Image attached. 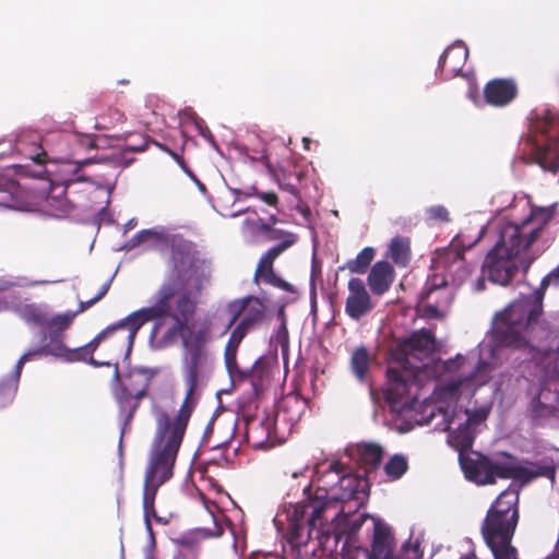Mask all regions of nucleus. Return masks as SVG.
I'll return each instance as SVG.
<instances>
[{
	"label": "nucleus",
	"mask_w": 559,
	"mask_h": 559,
	"mask_svg": "<svg viewBox=\"0 0 559 559\" xmlns=\"http://www.w3.org/2000/svg\"><path fill=\"white\" fill-rule=\"evenodd\" d=\"M302 143H304L305 150H309L310 148V143H311L310 139L304 138L302 139Z\"/></svg>",
	"instance_id": "nucleus-43"
},
{
	"label": "nucleus",
	"mask_w": 559,
	"mask_h": 559,
	"mask_svg": "<svg viewBox=\"0 0 559 559\" xmlns=\"http://www.w3.org/2000/svg\"><path fill=\"white\" fill-rule=\"evenodd\" d=\"M222 534V530L219 527H216V531L210 534L211 536H219Z\"/></svg>",
	"instance_id": "nucleus-45"
},
{
	"label": "nucleus",
	"mask_w": 559,
	"mask_h": 559,
	"mask_svg": "<svg viewBox=\"0 0 559 559\" xmlns=\"http://www.w3.org/2000/svg\"><path fill=\"white\" fill-rule=\"evenodd\" d=\"M390 255L396 264L405 265L409 257V241L405 238H394L390 245Z\"/></svg>",
	"instance_id": "nucleus-25"
},
{
	"label": "nucleus",
	"mask_w": 559,
	"mask_h": 559,
	"mask_svg": "<svg viewBox=\"0 0 559 559\" xmlns=\"http://www.w3.org/2000/svg\"><path fill=\"white\" fill-rule=\"evenodd\" d=\"M527 162L556 173L559 168V140L527 139ZM559 278V267L543 278L540 287L512 301L497 313L491 336L479 345L478 354L456 355L441 361L435 357L437 343L426 330L403 341V432L416 426L432 425L448 431V442L459 451L465 477L478 485L491 484L496 477L525 484L536 476L531 467L507 456L491 463L478 452L469 451L477 427L489 414L490 405L471 408L463 403L486 385L491 371L509 353L519 350L523 360L550 365L559 356V343L540 324L544 292Z\"/></svg>",
	"instance_id": "nucleus-1"
},
{
	"label": "nucleus",
	"mask_w": 559,
	"mask_h": 559,
	"mask_svg": "<svg viewBox=\"0 0 559 559\" xmlns=\"http://www.w3.org/2000/svg\"><path fill=\"white\" fill-rule=\"evenodd\" d=\"M295 241L296 237L293 234H286L281 245L271 248L260 260L255 272L257 278L285 292L295 293L293 285L278 277L272 267L273 261Z\"/></svg>",
	"instance_id": "nucleus-11"
},
{
	"label": "nucleus",
	"mask_w": 559,
	"mask_h": 559,
	"mask_svg": "<svg viewBox=\"0 0 559 559\" xmlns=\"http://www.w3.org/2000/svg\"><path fill=\"white\" fill-rule=\"evenodd\" d=\"M531 407L535 417H546L559 412V374L547 373L542 388L532 400Z\"/></svg>",
	"instance_id": "nucleus-12"
},
{
	"label": "nucleus",
	"mask_w": 559,
	"mask_h": 559,
	"mask_svg": "<svg viewBox=\"0 0 559 559\" xmlns=\"http://www.w3.org/2000/svg\"><path fill=\"white\" fill-rule=\"evenodd\" d=\"M155 545H156L155 537H148V544L143 549L144 559H155V557H154Z\"/></svg>",
	"instance_id": "nucleus-33"
},
{
	"label": "nucleus",
	"mask_w": 559,
	"mask_h": 559,
	"mask_svg": "<svg viewBox=\"0 0 559 559\" xmlns=\"http://www.w3.org/2000/svg\"><path fill=\"white\" fill-rule=\"evenodd\" d=\"M16 383L17 381L14 378L10 384L0 385V406L5 405L13 400L16 390Z\"/></svg>",
	"instance_id": "nucleus-30"
},
{
	"label": "nucleus",
	"mask_w": 559,
	"mask_h": 559,
	"mask_svg": "<svg viewBox=\"0 0 559 559\" xmlns=\"http://www.w3.org/2000/svg\"><path fill=\"white\" fill-rule=\"evenodd\" d=\"M48 283L47 281H40V282H22V283H19L20 286H34V285H38V284H46Z\"/></svg>",
	"instance_id": "nucleus-39"
},
{
	"label": "nucleus",
	"mask_w": 559,
	"mask_h": 559,
	"mask_svg": "<svg viewBox=\"0 0 559 559\" xmlns=\"http://www.w3.org/2000/svg\"><path fill=\"white\" fill-rule=\"evenodd\" d=\"M427 218L430 222H447L449 219V212L442 205H433L426 210Z\"/></svg>",
	"instance_id": "nucleus-29"
},
{
	"label": "nucleus",
	"mask_w": 559,
	"mask_h": 559,
	"mask_svg": "<svg viewBox=\"0 0 559 559\" xmlns=\"http://www.w3.org/2000/svg\"><path fill=\"white\" fill-rule=\"evenodd\" d=\"M115 377H116L117 379H118V377H119L117 368L115 369Z\"/></svg>",
	"instance_id": "nucleus-48"
},
{
	"label": "nucleus",
	"mask_w": 559,
	"mask_h": 559,
	"mask_svg": "<svg viewBox=\"0 0 559 559\" xmlns=\"http://www.w3.org/2000/svg\"><path fill=\"white\" fill-rule=\"evenodd\" d=\"M211 267L205 261L195 260L189 253L175 251L171 270L165 283L154 297V302L143 307L116 324L112 334L127 331V352L132 348L138 331L148 321H154L150 345L154 349H164L182 340L187 322L195 309L193 294L204 288L211 278Z\"/></svg>",
	"instance_id": "nucleus-2"
},
{
	"label": "nucleus",
	"mask_w": 559,
	"mask_h": 559,
	"mask_svg": "<svg viewBox=\"0 0 559 559\" xmlns=\"http://www.w3.org/2000/svg\"><path fill=\"white\" fill-rule=\"evenodd\" d=\"M374 257V250L370 247L362 249L358 255L347 262L346 269L352 273H364Z\"/></svg>",
	"instance_id": "nucleus-26"
},
{
	"label": "nucleus",
	"mask_w": 559,
	"mask_h": 559,
	"mask_svg": "<svg viewBox=\"0 0 559 559\" xmlns=\"http://www.w3.org/2000/svg\"><path fill=\"white\" fill-rule=\"evenodd\" d=\"M394 272L390 263L385 261L377 262L368 275V285L373 294L382 295L393 283Z\"/></svg>",
	"instance_id": "nucleus-20"
},
{
	"label": "nucleus",
	"mask_w": 559,
	"mask_h": 559,
	"mask_svg": "<svg viewBox=\"0 0 559 559\" xmlns=\"http://www.w3.org/2000/svg\"><path fill=\"white\" fill-rule=\"evenodd\" d=\"M245 225L252 226L253 228L259 229L264 233L270 230L269 226L266 224H264L260 218H253V219L247 218L245 221Z\"/></svg>",
	"instance_id": "nucleus-32"
},
{
	"label": "nucleus",
	"mask_w": 559,
	"mask_h": 559,
	"mask_svg": "<svg viewBox=\"0 0 559 559\" xmlns=\"http://www.w3.org/2000/svg\"><path fill=\"white\" fill-rule=\"evenodd\" d=\"M168 234L162 228L144 229L130 239L124 248L131 250L141 247L147 249H163L168 243Z\"/></svg>",
	"instance_id": "nucleus-17"
},
{
	"label": "nucleus",
	"mask_w": 559,
	"mask_h": 559,
	"mask_svg": "<svg viewBox=\"0 0 559 559\" xmlns=\"http://www.w3.org/2000/svg\"><path fill=\"white\" fill-rule=\"evenodd\" d=\"M75 316L76 312L67 311L51 318L46 317V322L43 325L48 328L49 334H57L67 330L71 325Z\"/></svg>",
	"instance_id": "nucleus-24"
},
{
	"label": "nucleus",
	"mask_w": 559,
	"mask_h": 559,
	"mask_svg": "<svg viewBox=\"0 0 559 559\" xmlns=\"http://www.w3.org/2000/svg\"><path fill=\"white\" fill-rule=\"evenodd\" d=\"M473 289L475 292H481L483 289H485V280L481 277V278H478L474 285H473Z\"/></svg>",
	"instance_id": "nucleus-37"
},
{
	"label": "nucleus",
	"mask_w": 559,
	"mask_h": 559,
	"mask_svg": "<svg viewBox=\"0 0 559 559\" xmlns=\"http://www.w3.org/2000/svg\"><path fill=\"white\" fill-rule=\"evenodd\" d=\"M247 437L255 448L273 445L277 439L275 418L266 415L248 421Z\"/></svg>",
	"instance_id": "nucleus-15"
},
{
	"label": "nucleus",
	"mask_w": 559,
	"mask_h": 559,
	"mask_svg": "<svg viewBox=\"0 0 559 559\" xmlns=\"http://www.w3.org/2000/svg\"><path fill=\"white\" fill-rule=\"evenodd\" d=\"M321 274V270H320V266L313 262L312 264V271H311V277L312 280H316L317 277H319Z\"/></svg>",
	"instance_id": "nucleus-38"
},
{
	"label": "nucleus",
	"mask_w": 559,
	"mask_h": 559,
	"mask_svg": "<svg viewBox=\"0 0 559 559\" xmlns=\"http://www.w3.org/2000/svg\"><path fill=\"white\" fill-rule=\"evenodd\" d=\"M288 190H289L293 194H296V193H297V191H296V189H295L294 187H289V188H288Z\"/></svg>",
	"instance_id": "nucleus-47"
},
{
	"label": "nucleus",
	"mask_w": 559,
	"mask_h": 559,
	"mask_svg": "<svg viewBox=\"0 0 559 559\" xmlns=\"http://www.w3.org/2000/svg\"><path fill=\"white\" fill-rule=\"evenodd\" d=\"M154 520L157 522V523H160L163 525H166L168 524L169 522V519L168 518H163V516H159L156 514V516H154Z\"/></svg>",
	"instance_id": "nucleus-40"
},
{
	"label": "nucleus",
	"mask_w": 559,
	"mask_h": 559,
	"mask_svg": "<svg viewBox=\"0 0 559 559\" xmlns=\"http://www.w3.org/2000/svg\"><path fill=\"white\" fill-rule=\"evenodd\" d=\"M189 421V414L182 411L175 418L164 412L156 414V432L145 472L143 511L148 537H154L151 519L156 516L154 500L157 489L173 476L174 465Z\"/></svg>",
	"instance_id": "nucleus-5"
},
{
	"label": "nucleus",
	"mask_w": 559,
	"mask_h": 559,
	"mask_svg": "<svg viewBox=\"0 0 559 559\" xmlns=\"http://www.w3.org/2000/svg\"><path fill=\"white\" fill-rule=\"evenodd\" d=\"M408 468V461L402 454H394L384 465L385 475L392 479L401 478Z\"/></svg>",
	"instance_id": "nucleus-23"
},
{
	"label": "nucleus",
	"mask_w": 559,
	"mask_h": 559,
	"mask_svg": "<svg viewBox=\"0 0 559 559\" xmlns=\"http://www.w3.org/2000/svg\"><path fill=\"white\" fill-rule=\"evenodd\" d=\"M468 97H469V99L473 100V103L476 106H481L483 99L479 96H477V92L473 86L469 88Z\"/></svg>",
	"instance_id": "nucleus-35"
},
{
	"label": "nucleus",
	"mask_w": 559,
	"mask_h": 559,
	"mask_svg": "<svg viewBox=\"0 0 559 559\" xmlns=\"http://www.w3.org/2000/svg\"><path fill=\"white\" fill-rule=\"evenodd\" d=\"M369 357L364 348L354 352L352 357L353 371L357 378L362 379L368 370Z\"/></svg>",
	"instance_id": "nucleus-28"
},
{
	"label": "nucleus",
	"mask_w": 559,
	"mask_h": 559,
	"mask_svg": "<svg viewBox=\"0 0 559 559\" xmlns=\"http://www.w3.org/2000/svg\"><path fill=\"white\" fill-rule=\"evenodd\" d=\"M186 350L187 354L183 365V379L187 388L186 400L176 415L166 414L170 418L179 416L182 411H186L189 415L191 414V407L189 404L193 400L197 385L212 371L213 367V358L209 349Z\"/></svg>",
	"instance_id": "nucleus-9"
},
{
	"label": "nucleus",
	"mask_w": 559,
	"mask_h": 559,
	"mask_svg": "<svg viewBox=\"0 0 559 559\" xmlns=\"http://www.w3.org/2000/svg\"><path fill=\"white\" fill-rule=\"evenodd\" d=\"M483 233H484V227H481L479 229L476 239L474 241H468V242H465L463 240V238H462L463 236H461V235L457 236V238L454 239L453 242L451 243L450 249L445 252V257L438 258V264L441 265V264H445L447 260L450 257H454V261L448 266V272L451 275L452 281L455 285H461L471 273L469 266H466L464 261L461 259V252L459 251V247L461 245L464 248L472 247L476 241L479 240Z\"/></svg>",
	"instance_id": "nucleus-13"
},
{
	"label": "nucleus",
	"mask_w": 559,
	"mask_h": 559,
	"mask_svg": "<svg viewBox=\"0 0 559 559\" xmlns=\"http://www.w3.org/2000/svg\"><path fill=\"white\" fill-rule=\"evenodd\" d=\"M468 56V49L463 41H455L442 55L439 66L448 76H455L462 70Z\"/></svg>",
	"instance_id": "nucleus-18"
},
{
	"label": "nucleus",
	"mask_w": 559,
	"mask_h": 559,
	"mask_svg": "<svg viewBox=\"0 0 559 559\" xmlns=\"http://www.w3.org/2000/svg\"><path fill=\"white\" fill-rule=\"evenodd\" d=\"M110 335H112V328L108 326L105 330H103L100 333H98L88 344H86L82 347H79V348L70 349L62 344V342L58 338L57 334H49L50 342L48 344H46L44 347H41L39 349L25 353L20 358V360L17 361V365H16V371H15L14 378L17 381L22 366L26 361L31 360L33 357L39 356L41 354L51 355L56 358H59V359H61L63 361H68V362L84 360L94 367L110 366L109 361L99 362V361L95 360L93 357H88L99 346V344L103 341H105L106 338H108Z\"/></svg>",
	"instance_id": "nucleus-8"
},
{
	"label": "nucleus",
	"mask_w": 559,
	"mask_h": 559,
	"mask_svg": "<svg viewBox=\"0 0 559 559\" xmlns=\"http://www.w3.org/2000/svg\"><path fill=\"white\" fill-rule=\"evenodd\" d=\"M448 280L443 275L435 274L427 284V292L421 304L425 313L430 318H441L445 314L450 304L451 295L443 287Z\"/></svg>",
	"instance_id": "nucleus-10"
},
{
	"label": "nucleus",
	"mask_w": 559,
	"mask_h": 559,
	"mask_svg": "<svg viewBox=\"0 0 559 559\" xmlns=\"http://www.w3.org/2000/svg\"><path fill=\"white\" fill-rule=\"evenodd\" d=\"M227 310L230 314L228 326L242 316L241 321L231 332L225 347V365L231 373L237 368L236 355L239 344L250 330L264 321L267 307L264 300L254 296H247L229 302Z\"/></svg>",
	"instance_id": "nucleus-7"
},
{
	"label": "nucleus",
	"mask_w": 559,
	"mask_h": 559,
	"mask_svg": "<svg viewBox=\"0 0 559 559\" xmlns=\"http://www.w3.org/2000/svg\"><path fill=\"white\" fill-rule=\"evenodd\" d=\"M519 490L511 486L497 498L483 525V535L495 559H518L511 539L518 523Z\"/></svg>",
	"instance_id": "nucleus-6"
},
{
	"label": "nucleus",
	"mask_w": 559,
	"mask_h": 559,
	"mask_svg": "<svg viewBox=\"0 0 559 559\" xmlns=\"http://www.w3.org/2000/svg\"><path fill=\"white\" fill-rule=\"evenodd\" d=\"M372 309L370 296L365 284L359 278L348 282V296L346 299V313L353 319H359Z\"/></svg>",
	"instance_id": "nucleus-14"
},
{
	"label": "nucleus",
	"mask_w": 559,
	"mask_h": 559,
	"mask_svg": "<svg viewBox=\"0 0 559 559\" xmlns=\"http://www.w3.org/2000/svg\"><path fill=\"white\" fill-rule=\"evenodd\" d=\"M461 559H478V558H476L474 555H468V556H465V557H463Z\"/></svg>",
	"instance_id": "nucleus-46"
},
{
	"label": "nucleus",
	"mask_w": 559,
	"mask_h": 559,
	"mask_svg": "<svg viewBox=\"0 0 559 559\" xmlns=\"http://www.w3.org/2000/svg\"><path fill=\"white\" fill-rule=\"evenodd\" d=\"M353 454H345L338 461H332L326 468L318 465L316 468L317 478L312 480L311 486H316V496L319 500L357 510L365 501L367 496L368 480L366 474L374 469L381 461L382 449L374 443H362L355 449V459L362 467L364 475L353 474L346 466L347 460Z\"/></svg>",
	"instance_id": "nucleus-4"
},
{
	"label": "nucleus",
	"mask_w": 559,
	"mask_h": 559,
	"mask_svg": "<svg viewBox=\"0 0 559 559\" xmlns=\"http://www.w3.org/2000/svg\"><path fill=\"white\" fill-rule=\"evenodd\" d=\"M135 225H136V221H135V219H130V221L127 223L126 227H127V229H131V228H133Z\"/></svg>",
	"instance_id": "nucleus-44"
},
{
	"label": "nucleus",
	"mask_w": 559,
	"mask_h": 559,
	"mask_svg": "<svg viewBox=\"0 0 559 559\" xmlns=\"http://www.w3.org/2000/svg\"><path fill=\"white\" fill-rule=\"evenodd\" d=\"M145 148V141L143 140V143L138 146H131L132 151H143Z\"/></svg>",
	"instance_id": "nucleus-42"
},
{
	"label": "nucleus",
	"mask_w": 559,
	"mask_h": 559,
	"mask_svg": "<svg viewBox=\"0 0 559 559\" xmlns=\"http://www.w3.org/2000/svg\"><path fill=\"white\" fill-rule=\"evenodd\" d=\"M308 472V466L301 467L296 471L286 472L285 475L288 476L290 479H296L298 477L305 476V474Z\"/></svg>",
	"instance_id": "nucleus-34"
},
{
	"label": "nucleus",
	"mask_w": 559,
	"mask_h": 559,
	"mask_svg": "<svg viewBox=\"0 0 559 559\" xmlns=\"http://www.w3.org/2000/svg\"><path fill=\"white\" fill-rule=\"evenodd\" d=\"M107 289H108V284L103 286L102 292L98 294V296L95 298V300L100 299L106 294Z\"/></svg>",
	"instance_id": "nucleus-41"
},
{
	"label": "nucleus",
	"mask_w": 559,
	"mask_h": 559,
	"mask_svg": "<svg viewBox=\"0 0 559 559\" xmlns=\"http://www.w3.org/2000/svg\"><path fill=\"white\" fill-rule=\"evenodd\" d=\"M21 317L28 323L43 325L46 322V312L34 305H25L20 309Z\"/></svg>",
	"instance_id": "nucleus-27"
},
{
	"label": "nucleus",
	"mask_w": 559,
	"mask_h": 559,
	"mask_svg": "<svg viewBox=\"0 0 559 559\" xmlns=\"http://www.w3.org/2000/svg\"><path fill=\"white\" fill-rule=\"evenodd\" d=\"M278 325L275 329L274 333L271 335L270 343L271 346L277 347L280 346L282 349V354L284 356L288 353V331L286 325V318L284 312V307H281L277 312Z\"/></svg>",
	"instance_id": "nucleus-21"
},
{
	"label": "nucleus",
	"mask_w": 559,
	"mask_h": 559,
	"mask_svg": "<svg viewBox=\"0 0 559 559\" xmlns=\"http://www.w3.org/2000/svg\"><path fill=\"white\" fill-rule=\"evenodd\" d=\"M13 285L14 283L9 280L0 278V310L7 307L8 292Z\"/></svg>",
	"instance_id": "nucleus-31"
},
{
	"label": "nucleus",
	"mask_w": 559,
	"mask_h": 559,
	"mask_svg": "<svg viewBox=\"0 0 559 559\" xmlns=\"http://www.w3.org/2000/svg\"><path fill=\"white\" fill-rule=\"evenodd\" d=\"M554 212V206L534 207L520 221L501 222L499 239L485 259L483 275L506 285L519 269L526 270L548 246L545 236Z\"/></svg>",
	"instance_id": "nucleus-3"
},
{
	"label": "nucleus",
	"mask_w": 559,
	"mask_h": 559,
	"mask_svg": "<svg viewBox=\"0 0 559 559\" xmlns=\"http://www.w3.org/2000/svg\"><path fill=\"white\" fill-rule=\"evenodd\" d=\"M518 88L513 81L497 79L490 81L484 91L485 102L491 106L508 105L516 95Z\"/></svg>",
	"instance_id": "nucleus-16"
},
{
	"label": "nucleus",
	"mask_w": 559,
	"mask_h": 559,
	"mask_svg": "<svg viewBox=\"0 0 559 559\" xmlns=\"http://www.w3.org/2000/svg\"><path fill=\"white\" fill-rule=\"evenodd\" d=\"M240 213H242V211H240V212H238V213H235V214H233L231 216H233V217H236V216H237L238 214H240Z\"/></svg>",
	"instance_id": "nucleus-49"
},
{
	"label": "nucleus",
	"mask_w": 559,
	"mask_h": 559,
	"mask_svg": "<svg viewBox=\"0 0 559 559\" xmlns=\"http://www.w3.org/2000/svg\"><path fill=\"white\" fill-rule=\"evenodd\" d=\"M213 338L212 323L198 322L191 328L187 324L182 343L186 349H207L205 345Z\"/></svg>",
	"instance_id": "nucleus-19"
},
{
	"label": "nucleus",
	"mask_w": 559,
	"mask_h": 559,
	"mask_svg": "<svg viewBox=\"0 0 559 559\" xmlns=\"http://www.w3.org/2000/svg\"><path fill=\"white\" fill-rule=\"evenodd\" d=\"M261 199L270 205H274L277 200V198L274 193H263Z\"/></svg>",
	"instance_id": "nucleus-36"
},
{
	"label": "nucleus",
	"mask_w": 559,
	"mask_h": 559,
	"mask_svg": "<svg viewBox=\"0 0 559 559\" xmlns=\"http://www.w3.org/2000/svg\"><path fill=\"white\" fill-rule=\"evenodd\" d=\"M122 388L121 392L116 391V397L121 405L122 408L129 409L131 416V412L135 408L136 400L143 395V388H129L126 384Z\"/></svg>",
	"instance_id": "nucleus-22"
}]
</instances>
